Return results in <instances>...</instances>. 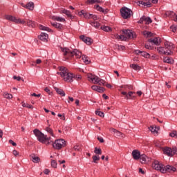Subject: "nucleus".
<instances>
[{
    "label": "nucleus",
    "instance_id": "obj_1",
    "mask_svg": "<svg viewBox=\"0 0 177 177\" xmlns=\"http://www.w3.org/2000/svg\"><path fill=\"white\" fill-rule=\"evenodd\" d=\"M152 167L156 171H160V172H162V174H167V172L173 173L176 171V168L175 167L169 165L165 166L160 163L158 160H155L154 162H153Z\"/></svg>",
    "mask_w": 177,
    "mask_h": 177
},
{
    "label": "nucleus",
    "instance_id": "obj_2",
    "mask_svg": "<svg viewBox=\"0 0 177 177\" xmlns=\"http://www.w3.org/2000/svg\"><path fill=\"white\" fill-rule=\"evenodd\" d=\"M157 50L159 55H165L166 56H171L174 55V50L175 49V46L174 44L166 41L165 42V46L163 47H157Z\"/></svg>",
    "mask_w": 177,
    "mask_h": 177
},
{
    "label": "nucleus",
    "instance_id": "obj_3",
    "mask_svg": "<svg viewBox=\"0 0 177 177\" xmlns=\"http://www.w3.org/2000/svg\"><path fill=\"white\" fill-rule=\"evenodd\" d=\"M33 133L40 143H43V145H46L47 146L52 144L53 145L52 137H48V136L44 134V133H42L38 129L33 130Z\"/></svg>",
    "mask_w": 177,
    "mask_h": 177
},
{
    "label": "nucleus",
    "instance_id": "obj_4",
    "mask_svg": "<svg viewBox=\"0 0 177 177\" xmlns=\"http://www.w3.org/2000/svg\"><path fill=\"white\" fill-rule=\"evenodd\" d=\"M87 78L88 81H91L93 84H99L101 86H106V88H113V86L110 84H106V81L103 80L102 79H100V77L93 75L92 73H88L87 75Z\"/></svg>",
    "mask_w": 177,
    "mask_h": 177
},
{
    "label": "nucleus",
    "instance_id": "obj_5",
    "mask_svg": "<svg viewBox=\"0 0 177 177\" xmlns=\"http://www.w3.org/2000/svg\"><path fill=\"white\" fill-rule=\"evenodd\" d=\"M62 51L64 53V56H68V57H73L75 56L76 59H81L82 56V53L78 50V49H73V50H70L67 48H62Z\"/></svg>",
    "mask_w": 177,
    "mask_h": 177
},
{
    "label": "nucleus",
    "instance_id": "obj_6",
    "mask_svg": "<svg viewBox=\"0 0 177 177\" xmlns=\"http://www.w3.org/2000/svg\"><path fill=\"white\" fill-rule=\"evenodd\" d=\"M120 15L123 19H129L132 15V11L127 7H123L120 9Z\"/></svg>",
    "mask_w": 177,
    "mask_h": 177
},
{
    "label": "nucleus",
    "instance_id": "obj_7",
    "mask_svg": "<svg viewBox=\"0 0 177 177\" xmlns=\"http://www.w3.org/2000/svg\"><path fill=\"white\" fill-rule=\"evenodd\" d=\"M64 146H66V140L63 139L57 140L53 143V147L57 150H60Z\"/></svg>",
    "mask_w": 177,
    "mask_h": 177
},
{
    "label": "nucleus",
    "instance_id": "obj_8",
    "mask_svg": "<svg viewBox=\"0 0 177 177\" xmlns=\"http://www.w3.org/2000/svg\"><path fill=\"white\" fill-rule=\"evenodd\" d=\"M123 34L127 35L128 38H136V33L131 30H122Z\"/></svg>",
    "mask_w": 177,
    "mask_h": 177
},
{
    "label": "nucleus",
    "instance_id": "obj_9",
    "mask_svg": "<svg viewBox=\"0 0 177 177\" xmlns=\"http://www.w3.org/2000/svg\"><path fill=\"white\" fill-rule=\"evenodd\" d=\"M58 68L60 72H57V74L59 75L62 77H66V74L68 73V69L64 66H59Z\"/></svg>",
    "mask_w": 177,
    "mask_h": 177
},
{
    "label": "nucleus",
    "instance_id": "obj_10",
    "mask_svg": "<svg viewBox=\"0 0 177 177\" xmlns=\"http://www.w3.org/2000/svg\"><path fill=\"white\" fill-rule=\"evenodd\" d=\"M64 80L66 81V82H73L74 80V75L68 72L66 76L64 77Z\"/></svg>",
    "mask_w": 177,
    "mask_h": 177
},
{
    "label": "nucleus",
    "instance_id": "obj_11",
    "mask_svg": "<svg viewBox=\"0 0 177 177\" xmlns=\"http://www.w3.org/2000/svg\"><path fill=\"white\" fill-rule=\"evenodd\" d=\"M160 41V38L158 37H155V38H151L148 39V42H149L150 44H154V45H156V46H158V45H160V44H161V41Z\"/></svg>",
    "mask_w": 177,
    "mask_h": 177
},
{
    "label": "nucleus",
    "instance_id": "obj_12",
    "mask_svg": "<svg viewBox=\"0 0 177 177\" xmlns=\"http://www.w3.org/2000/svg\"><path fill=\"white\" fill-rule=\"evenodd\" d=\"M140 151L138 149H134L132 151V156L134 160H139L140 158Z\"/></svg>",
    "mask_w": 177,
    "mask_h": 177
},
{
    "label": "nucleus",
    "instance_id": "obj_13",
    "mask_svg": "<svg viewBox=\"0 0 177 177\" xmlns=\"http://www.w3.org/2000/svg\"><path fill=\"white\" fill-rule=\"evenodd\" d=\"M163 153L168 157H172V149L170 147H166L163 148Z\"/></svg>",
    "mask_w": 177,
    "mask_h": 177
},
{
    "label": "nucleus",
    "instance_id": "obj_14",
    "mask_svg": "<svg viewBox=\"0 0 177 177\" xmlns=\"http://www.w3.org/2000/svg\"><path fill=\"white\" fill-rule=\"evenodd\" d=\"M95 8L96 9V10H97L98 12H102V13H104V15H106V13H109V9H104L103 8H102L99 5H95Z\"/></svg>",
    "mask_w": 177,
    "mask_h": 177
},
{
    "label": "nucleus",
    "instance_id": "obj_15",
    "mask_svg": "<svg viewBox=\"0 0 177 177\" xmlns=\"http://www.w3.org/2000/svg\"><path fill=\"white\" fill-rule=\"evenodd\" d=\"M61 13H64V15H66L67 17H69L71 20H73L75 18V17L71 15V12L66 9L61 10Z\"/></svg>",
    "mask_w": 177,
    "mask_h": 177
},
{
    "label": "nucleus",
    "instance_id": "obj_16",
    "mask_svg": "<svg viewBox=\"0 0 177 177\" xmlns=\"http://www.w3.org/2000/svg\"><path fill=\"white\" fill-rule=\"evenodd\" d=\"M149 131L154 135H157L158 133V131H160V127H154V126H151L149 127Z\"/></svg>",
    "mask_w": 177,
    "mask_h": 177
},
{
    "label": "nucleus",
    "instance_id": "obj_17",
    "mask_svg": "<svg viewBox=\"0 0 177 177\" xmlns=\"http://www.w3.org/2000/svg\"><path fill=\"white\" fill-rule=\"evenodd\" d=\"M111 132H113L115 138H122V133L120 131H118L117 129L114 128L110 129Z\"/></svg>",
    "mask_w": 177,
    "mask_h": 177
},
{
    "label": "nucleus",
    "instance_id": "obj_18",
    "mask_svg": "<svg viewBox=\"0 0 177 177\" xmlns=\"http://www.w3.org/2000/svg\"><path fill=\"white\" fill-rule=\"evenodd\" d=\"M38 38L41 39V41H43V42H46L48 41V34L46 32H41L40 35H39Z\"/></svg>",
    "mask_w": 177,
    "mask_h": 177
},
{
    "label": "nucleus",
    "instance_id": "obj_19",
    "mask_svg": "<svg viewBox=\"0 0 177 177\" xmlns=\"http://www.w3.org/2000/svg\"><path fill=\"white\" fill-rule=\"evenodd\" d=\"M26 24L28 27H31L32 28H35V27H37V23L30 19L27 20Z\"/></svg>",
    "mask_w": 177,
    "mask_h": 177
},
{
    "label": "nucleus",
    "instance_id": "obj_20",
    "mask_svg": "<svg viewBox=\"0 0 177 177\" xmlns=\"http://www.w3.org/2000/svg\"><path fill=\"white\" fill-rule=\"evenodd\" d=\"M54 89L58 95H60V96H66V93H64V91H63V89L59 88L57 87H54Z\"/></svg>",
    "mask_w": 177,
    "mask_h": 177
},
{
    "label": "nucleus",
    "instance_id": "obj_21",
    "mask_svg": "<svg viewBox=\"0 0 177 177\" xmlns=\"http://www.w3.org/2000/svg\"><path fill=\"white\" fill-rule=\"evenodd\" d=\"M51 26H53V27H55V28H57V30L63 29V25L57 22H51Z\"/></svg>",
    "mask_w": 177,
    "mask_h": 177
},
{
    "label": "nucleus",
    "instance_id": "obj_22",
    "mask_svg": "<svg viewBox=\"0 0 177 177\" xmlns=\"http://www.w3.org/2000/svg\"><path fill=\"white\" fill-rule=\"evenodd\" d=\"M52 19H53V20H55V21H60L61 23H64V21H66V19H64L62 17L53 16Z\"/></svg>",
    "mask_w": 177,
    "mask_h": 177
},
{
    "label": "nucleus",
    "instance_id": "obj_23",
    "mask_svg": "<svg viewBox=\"0 0 177 177\" xmlns=\"http://www.w3.org/2000/svg\"><path fill=\"white\" fill-rule=\"evenodd\" d=\"M139 160L142 164H146L147 162V156L146 154L140 155Z\"/></svg>",
    "mask_w": 177,
    "mask_h": 177
},
{
    "label": "nucleus",
    "instance_id": "obj_24",
    "mask_svg": "<svg viewBox=\"0 0 177 177\" xmlns=\"http://www.w3.org/2000/svg\"><path fill=\"white\" fill-rule=\"evenodd\" d=\"M26 9H28V10H34V2L30 1L26 4Z\"/></svg>",
    "mask_w": 177,
    "mask_h": 177
},
{
    "label": "nucleus",
    "instance_id": "obj_25",
    "mask_svg": "<svg viewBox=\"0 0 177 177\" xmlns=\"http://www.w3.org/2000/svg\"><path fill=\"white\" fill-rule=\"evenodd\" d=\"M81 57L85 64H89V63H91V60H89V57L88 56L82 55Z\"/></svg>",
    "mask_w": 177,
    "mask_h": 177
},
{
    "label": "nucleus",
    "instance_id": "obj_26",
    "mask_svg": "<svg viewBox=\"0 0 177 177\" xmlns=\"http://www.w3.org/2000/svg\"><path fill=\"white\" fill-rule=\"evenodd\" d=\"M30 158H32V161L33 162H38L39 161H40L41 159H39V157L36 156L35 154H32L30 156Z\"/></svg>",
    "mask_w": 177,
    "mask_h": 177
},
{
    "label": "nucleus",
    "instance_id": "obj_27",
    "mask_svg": "<svg viewBox=\"0 0 177 177\" xmlns=\"http://www.w3.org/2000/svg\"><path fill=\"white\" fill-rule=\"evenodd\" d=\"M6 19V20H9V21H12L13 23L16 22V17L12 15H7Z\"/></svg>",
    "mask_w": 177,
    "mask_h": 177
},
{
    "label": "nucleus",
    "instance_id": "obj_28",
    "mask_svg": "<svg viewBox=\"0 0 177 177\" xmlns=\"http://www.w3.org/2000/svg\"><path fill=\"white\" fill-rule=\"evenodd\" d=\"M101 2L100 0H87L86 3L88 5H93L94 3H100Z\"/></svg>",
    "mask_w": 177,
    "mask_h": 177
},
{
    "label": "nucleus",
    "instance_id": "obj_29",
    "mask_svg": "<svg viewBox=\"0 0 177 177\" xmlns=\"http://www.w3.org/2000/svg\"><path fill=\"white\" fill-rule=\"evenodd\" d=\"M39 30H42L43 31H48V32H50V31H52V30L48 27L44 26L42 25H39Z\"/></svg>",
    "mask_w": 177,
    "mask_h": 177
},
{
    "label": "nucleus",
    "instance_id": "obj_30",
    "mask_svg": "<svg viewBox=\"0 0 177 177\" xmlns=\"http://www.w3.org/2000/svg\"><path fill=\"white\" fill-rule=\"evenodd\" d=\"M145 24H151V23H153V20H151V18L149 17L145 16Z\"/></svg>",
    "mask_w": 177,
    "mask_h": 177
},
{
    "label": "nucleus",
    "instance_id": "obj_31",
    "mask_svg": "<svg viewBox=\"0 0 177 177\" xmlns=\"http://www.w3.org/2000/svg\"><path fill=\"white\" fill-rule=\"evenodd\" d=\"M45 131H46V132H48V133L51 135L53 137H55V134L53 133V130L50 127H46Z\"/></svg>",
    "mask_w": 177,
    "mask_h": 177
},
{
    "label": "nucleus",
    "instance_id": "obj_32",
    "mask_svg": "<svg viewBox=\"0 0 177 177\" xmlns=\"http://www.w3.org/2000/svg\"><path fill=\"white\" fill-rule=\"evenodd\" d=\"M115 37L117 39H120V41H127V37L124 36L123 35H116Z\"/></svg>",
    "mask_w": 177,
    "mask_h": 177
},
{
    "label": "nucleus",
    "instance_id": "obj_33",
    "mask_svg": "<svg viewBox=\"0 0 177 177\" xmlns=\"http://www.w3.org/2000/svg\"><path fill=\"white\" fill-rule=\"evenodd\" d=\"M91 25L93 26V27H95V28H99V27H100V24H99V22L97 21H91Z\"/></svg>",
    "mask_w": 177,
    "mask_h": 177
},
{
    "label": "nucleus",
    "instance_id": "obj_34",
    "mask_svg": "<svg viewBox=\"0 0 177 177\" xmlns=\"http://www.w3.org/2000/svg\"><path fill=\"white\" fill-rule=\"evenodd\" d=\"M140 55L145 57V59H149V57H150V54L146 51H141Z\"/></svg>",
    "mask_w": 177,
    "mask_h": 177
},
{
    "label": "nucleus",
    "instance_id": "obj_35",
    "mask_svg": "<svg viewBox=\"0 0 177 177\" xmlns=\"http://www.w3.org/2000/svg\"><path fill=\"white\" fill-rule=\"evenodd\" d=\"M3 96L6 99H12L13 97V95L12 94H9L8 92H5L3 93Z\"/></svg>",
    "mask_w": 177,
    "mask_h": 177
},
{
    "label": "nucleus",
    "instance_id": "obj_36",
    "mask_svg": "<svg viewBox=\"0 0 177 177\" xmlns=\"http://www.w3.org/2000/svg\"><path fill=\"white\" fill-rule=\"evenodd\" d=\"M164 62L165 63H169V64H172V63H174V60L168 57L164 58Z\"/></svg>",
    "mask_w": 177,
    "mask_h": 177
},
{
    "label": "nucleus",
    "instance_id": "obj_37",
    "mask_svg": "<svg viewBox=\"0 0 177 177\" xmlns=\"http://www.w3.org/2000/svg\"><path fill=\"white\" fill-rule=\"evenodd\" d=\"M15 23H17V24H26L24 19L21 20V19H20V18H19V19L16 18Z\"/></svg>",
    "mask_w": 177,
    "mask_h": 177
},
{
    "label": "nucleus",
    "instance_id": "obj_38",
    "mask_svg": "<svg viewBox=\"0 0 177 177\" xmlns=\"http://www.w3.org/2000/svg\"><path fill=\"white\" fill-rule=\"evenodd\" d=\"M130 67H131V68H133V70H140V66L138 64H132L131 65H130Z\"/></svg>",
    "mask_w": 177,
    "mask_h": 177
},
{
    "label": "nucleus",
    "instance_id": "obj_39",
    "mask_svg": "<svg viewBox=\"0 0 177 177\" xmlns=\"http://www.w3.org/2000/svg\"><path fill=\"white\" fill-rule=\"evenodd\" d=\"M101 30L105 31L106 32H109V31H111V28L109 26H101Z\"/></svg>",
    "mask_w": 177,
    "mask_h": 177
},
{
    "label": "nucleus",
    "instance_id": "obj_40",
    "mask_svg": "<svg viewBox=\"0 0 177 177\" xmlns=\"http://www.w3.org/2000/svg\"><path fill=\"white\" fill-rule=\"evenodd\" d=\"M99 160H100V157L96 155L93 156V162H94L95 164H97V161H99Z\"/></svg>",
    "mask_w": 177,
    "mask_h": 177
},
{
    "label": "nucleus",
    "instance_id": "obj_41",
    "mask_svg": "<svg viewBox=\"0 0 177 177\" xmlns=\"http://www.w3.org/2000/svg\"><path fill=\"white\" fill-rule=\"evenodd\" d=\"M169 136H171V138H175V139H177V131L174 130L169 133Z\"/></svg>",
    "mask_w": 177,
    "mask_h": 177
},
{
    "label": "nucleus",
    "instance_id": "obj_42",
    "mask_svg": "<svg viewBox=\"0 0 177 177\" xmlns=\"http://www.w3.org/2000/svg\"><path fill=\"white\" fill-rule=\"evenodd\" d=\"M84 43L86 45H92V39L91 37H86Z\"/></svg>",
    "mask_w": 177,
    "mask_h": 177
},
{
    "label": "nucleus",
    "instance_id": "obj_43",
    "mask_svg": "<svg viewBox=\"0 0 177 177\" xmlns=\"http://www.w3.org/2000/svg\"><path fill=\"white\" fill-rule=\"evenodd\" d=\"M94 153L95 154L102 155V149L95 147Z\"/></svg>",
    "mask_w": 177,
    "mask_h": 177
},
{
    "label": "nucleus",
    "instance_id": "obj_44",
    "mask_svg": "<svg viewBox=\"0 0 177 177\" xmlns=\"http://www.w3.org/2000/svg\"><path fill=\"white\" fill-rule=\"evenodd\" d=\"M51 167L53 168H57V162L55 160H51Z\"/></svg>",
    "mask_w": 177,
    "mask_h": 177
},
{
    "label": "nucleus",
    "instance_id": "obj_45",
    "mask_svg": "<svg viewBox=\"0 0 177 177\" xmlns=\"http://www.w3.org/2000/svg\"><path fill=\"white\" fill-rule=\"evenodd\" d=\"M143 35H145V37H152L153 36V33H151V32H149V31H144L143 32Z\"/></svg>",
    "mask_w": 177,
    "mask_h": 177
},
{
    "label": "nucleus",
    "instance_id": "obj_46",
    "mask_svg": "<svg viewBox=\"0 0 177 177\" xmlns=\"http://www.w3.org/2000/svg\"><path fill=\"white\" fill-rule=\"evenodd\" d=\"M95 114H96V115H99V117H102V118L104 117V113H103L100 111H96Z\"/></svg>",
    "mask_w": 177,
    "mask_h": 177
},
{
    "label": "nucleus",
    "instance_id": "obj_47",
    "mask_svg": "<svg viewBox=\"0 0 177 177\" xmlns=\"http://www.w3.org/2000/svg\"><path fill=\"white\" fill-rule=\"evenodd\" d=\"M115 47L116 48V49H118V50H124V49H125V46H120L118 44H116Z\"/></svg>",
    "mask_w": 177,
    "mask_h": 177
},
{
    "label": "nucleus",
    "instance_id": "obj_48",
    "mask_svg": "<svg viewBox=\"0 0 177 177\" xmlns=\"http://www.w3.org/2000/svg\"><path fill=\"white\" fill-rule=\"evenodd\" d=\"M84 17H85V19H91V17L92 16L91 14H88L87 12H86L84 11V13L83 14Z\"/></svg>",
    "mask_w": 177,
    "mask_h": 177
},
{
    "label": "nucleus",
    "instance_id": "obj_49",
    "mask_svg": "<svg viewBox=\"0 0 177 177\" xmlns=\"http://www.w3.org/2000/svg\"><path fill=\"white\" fill-rule=\"evenodd\" d=\"M105 89L104 87H101L98 86V88L97 90V92H99L100 93H103L104 92Z\"/></svg>",
    "mask_w": 177,
    "mask_h": 177
},
{
    "label": "nucleus",
    "instance_id": "obj_50",
    "mask_svg": "<svg viewBox=\"0 0 177 177\" xmlns=\"http://www.w3.org/2000/svg\"><path fill=\"white\" fill-rule=\"evenodd\" d=\"M22 106L23 107H26L27 109H32V105L28 104L27 103H24Z\"/></svg>",
    "mask_w": 177,
    "mask_h": 177
},
{
    "label": "nucleus",
    "instance_id": "obj_51",
    "mask_svg": "<svg viewBox=\"0 0 177 177\" xmlns=\"http://www.w3.org/2000/svg\"><path fill=\"white\" fill-rule=\"evenodd\" d=\"M73 149L75 151H81V145H75Z\"/></svg>",
    "mask_w": 177,
    "mask_h": 177
},
{
    "label": "nucleus",
    "instance_id": "obj_52",
    "mask_svg": "<svg viewBox=\"0 0 177 177\" xmlns=\"http://www.w3.org/2000/svg\"><path fill=\"white\" fill-rule=\"evenodd\" d=\"M133 93H135L132 92V91L129 92V93L127 94L129 99H133V97H135V96H132V95H133Z\"/></svg>",
    "mask_w": 177,
    "mask_h": 177
},
{
    "label": "nucleus",
    "instance_id": "obj_53",
    "mask_svg": "<svg viewBox=\"0 0 177 177\" xmlns=\"http://www.w3.org/2000/svg\"><path fill=\"white\" fill-rule=\"evenodd\" d=\"M13 80H17V81H21H21H23V82H24V80H23V79H21V77H20V76H16V75H15V76H13Z\"/></svg>",
    "mask_w": 177,
    "mask_h": 177
},
{
    "label": "nucleus",
    "instance_id": "obj_54",
    "mask_svg": "<svg viewBox=\"0 0 177 177\" xmlns=\"http://www.w3.org/2000/svg\"><path fill=\"white\" fill-rule=\"evenodd\" d=\"M143 21H145V15H143L140 20L138 21V24H143Z\"/></svg>",
    "mask_w": 177,
    "mask_h": 177
},
{
    "label": "nucleus",
    "instance_id": "obj_55",
    "mask_svg": "<svg viewBox=\"0 0 177 177\" xmlns=\"http://www.w3.org/2000/svg\"><path fill=\"white\" fill-rule=\"evenodd\" d=\"M143 6H147V8H150V6H151V3H150V1L144 2Z\"/></svg>",
    "mask_w": 177,
    "mask_h": 177
},
{
    "label": "nucleus",
    "instance_id": "obj_56",
    "mask_svg": "<svg viewBox=\"0 0 177 177\" xmlns=\"http://www.w3.org/2000/svg\"><path fill=\"white\" fill-rule=\"evenodd\" d=\"M12 154L15 156V157H17V156H19V151H17L16 149H14L12 151Z\"/></svg>",
    "mask_w": 177,
    "mask_h": 177
},
{
    "label": "nucleus",
    "instance_id": "obj_57",
    "mask_svg": "<svg viewBox=\"0 0 177 177\" xmlns=\"http://www.w3.org/2000/svg\"><path fill=\"white\" fill-rule=\"evenodd\" d=\"M45 92H46L48 95H52V92L50 91V89L48 87H46L44 88Z\"/></svg>",
    "mask_w": 177,
    "mask_h": 177
},
{
    "label": "nucleus",
    "instance_id": "obj_58",
    "mask_svg": "<svg viewBox=\"0 0 177 177\" xmlns=\"http://www.w3.org/2000/svg\"><path fill=\"white\" fill-rule=\"evenodd\" d=\"M171 153H172V156H174V154H177V148L176 147L173 148L171 149Z\"/></svg>",
    "mask_w": 177,
    "mask_h": 177
},
{
    "label": "nucleus",
    "instance_id": "obj_59",
    "mask_svg": "<svg viewBox=\"0 0 177 177\" xmlns=\"http://www.w3.org/2000/svg\"><path fill=\"white\" fill-rule=\"evenodd\" d=\"M98 88H99V86H96V85H93L91 86V89H93V91H95L96 92H97Z\"/></svg>",
    "mask_w": 177,
    "mask_h": 177
},
{
    "label": "nucleus",
    "instance_id": "obj_60",
    "mask_svg": "<svg viewBox=\"0 0 177 177\" xmlns=\"http://www.w3.org/2000/svg\"><path fill=\"white\" fill-rule=\"evenodd\" d=\"M170 28H171V31H172L173 32H176V30H177V26H171L170 27Z\"/></svg>",
    "mask_w": 177,
    "mask_h": 177
},
{
    "label": "nucleus",
    "instance_id": "obj_61",
    "mask_svg": "<svg viewBox=\"0 0 177 177\" xmlns=\"http://www.w3.org/2000/svg\"><path fill=\"white\" fill-rule=\"evenodd\" d=\"M91 19H93L94 21H96V20H97V15H91Z\"/></svg>",
    "mask_w": 177,
    "mask_h": 177
},
{
    "label": "nucleus",
    "instance_id": "obj_62",
    "mask_svg": "<svg viewBox=\"0 0 177 177\" xmlns=\"http://www.w3.org/2000/svg\"><path fill=\"white\" fill-rule=\"evenodd\" d=\"M122 95H124L125 97V99H127L128 100V99H129V97H128V93L125 91H122Z\"/></svg>",
    "mask_w": 177,
    "mask_h": 177
},
{
    "label": "nucleus",
    "instance_id": "obj_63",
    "mask_svg": "<svg viewBox=\"0 0 177 177\" xmlns=\"http://www.w3.org/2000/svg\"><path fill=\"white\" fill-rule=\"evenodd\" d=\"M134 53L136 55H140V53H142V50H134Z\"/></svg>",
    "mask_w": 177,
    "mask_h": 177
},
{
    "label": "nucleus",
    "instance_id": "obj_64",
    "mask_svg": "<svg viewBox=\"0 0 177 177\" xmlns=\"http://www.w3.org/2000/svg\"><path fill=\"white\" fill-rule=\"evenodd\" d=\"M145 46L146 49H151V46H150V44H146Z\"/></svg>",
    "mask_w": 177,
    "mask_h": 177
}]
</instances>
